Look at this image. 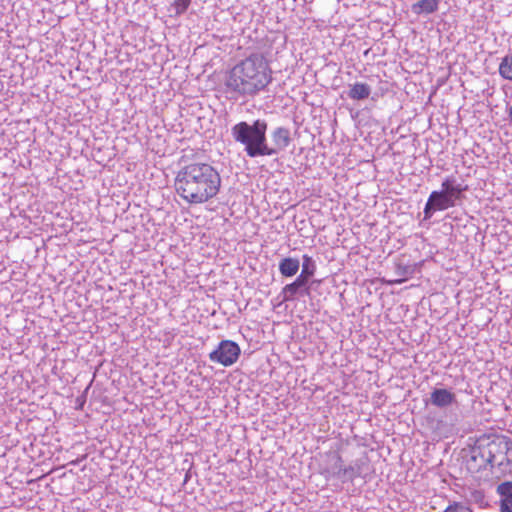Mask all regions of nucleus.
<instances>
[{
	"label": "nucleus",
	"instance_id": "8",
	"mask_svg": "<svg viewBox=\"0 0 512 512\" xmlns=\"http://www.w3.org/2000/svg\"><path fill=\"white\" fill-rule=\"evenodd\" d=\"M497 493L500 496V512H512V481L499 484Z\"/></svg>",
	"mask_w": 512,
	"mask_h": 512
},
{
	"label": "nucleus",
	"instance_id": "6",
	"mask_svg": "<svg viewBox=\"0 0 512 512\" xmlns=\"http://www.w3.org/2000/svg\"><path fill=\"white\" fill-rule=\"evenodd\" d=\"M241 353L239 345L232 340H222L216 349L209 354V359L213 363L228 367L237 362Z\"/></svg>",
	"mask_w": 512,
	"mask_h": 512
},
{
	"label": "nucleus",
	"instance_id": "2",
	"mask_svg": "<svg viewBox=\"0 0 512 512\" xmlns=\"http://www.w3.org/2000/svg\"><path fill=\"white\" fill-rule=\"evenodd\" d=\"M270 61L261 53H252L235 64L224 81L227 93L236 97H254L272 82Z\"/></svg>",
	"mask_w": 512,
	"mask_h": 512
},
{
	"label": "nucleus",
	"instance_id": "13",
	"mask_svg": "<svg viewBox=\"0 0 512 512\" xmlns=\"http://www.w3.org/2000/svg\"><path fill=\"white\" fill-rule=\"evenodd\" d=\"M499 74L504 79L512 81V52L502 58L499 64Z\"/></svg>",
	"mask_w": 512,
	"mask_h": 512
},
{
	"label": "nucleus",
	"instance_id": "3",
	"mask_svg": "<svg viewBox=\"0 0 512 512\" xmlns=\"http://www.w3.org/2000/svg\"><path fill=\"white\" fill-rule=\"evenodd\" d=\"M466 468L478 474L497 468L502 474L512 473V439L502 434H483L470 446Z\"/></svg>",
	"mask_w": 512,
	"mask_h": 512
},
{
	"label": "nucleus",
	"instance_id": "10",
	"mask_svg": "<svg viewBox=\"0 0 512 512\" xmlns=\"http://www.w3.org/2000/svg\"><path fill=\"white\" fill-rule=\"evenodd\" d=\"M299 260L297 258L286 257L279 263V271L285 277L294 276L299 270Z\"/></svg>",
	"mask_w": 512,
	"mask_h": 512
},
{
	"label": "nucleus",
	"instance_id": "5",
	"mask_svg": "<svg viewBox=\"0 0 512 512\" xmlns=\"http://www.w3.org/2000/svg\"><path fill=\"white\" fill-rule=\"evenodd\" d=\"M441 191H433L430 194L431 202H434V211H442L454 207L456 200L461 199L462 193L467 187L453 185L450 178H446L441 184Z\"/></svg>",
	"mask_w": 512,
	"mask_h": 512
},
{
	"label": "nucleus",
	"instance_id": "22",
	"mask_svg": "<svg viewBox=\"0 0 512 512\" xmlns=\"http://www.w3.org/2000/svg\"><path fill=\"white\" fill-rule=\"evenodd\" d=\"M304 259H305V261H306V262H309V261H310V257H308V256H306V255L304 256Z\"/></svg>",
	"mask_w": 512,
	"mask_h": 512
},
{
	"label": "nucleus",
	"instance_id": "11",
	"mask_svg": "<svg viewBox=\"0 0 512 512\" xmlns=\"http://www.w3.org/2000/svg\"><path fill=\"white\" fill-rule=\"evenodd\" d=\"M439 0H419L412 6V10L416 14H431L438 10Z\"/></svg>",
	"mask_w": 512,
	"mask_h": 512
},
{
	"label": "nucleus",
	"instance_id": "4",
	"mask_svg": "<svg viewBox=\"0 0 512 512\" xmlns=\"http://www.w3.org/2000/svg\"><path fill=\"white\" fill-rule=\"evenodd\" d=\"M267 123L256 120L252 125L240 122L233 126L232 135L235 141L245 145L249 157L270 156L272 150L266 144Z\"/></svg>",
	"mask_w": 512,
	"mask_h": 512
},
{
	"label": "nucleus",
	"instance_id": "1",
	"mask_svg": "<svg viewBox=\"0 0 512 512\" xmlns=\"http://www.w3.org/2000/svg\"><path fill=\"white\" fill-rule=\"evenodd\" d=\"M221 176L206 162H192L181 167L174 179L177 195L189 205H200L214 199L221 189Z\"/></svg>",
	"mask_w": 512,
	"mask_h": 512
},
{
	"label": "nucleus",
	"instance_id": "14",
	"mask_svg": "<svg viewBox=\"0 0 512 512\" xmlns=\"http://www.w3.org/2000/svg\"><path fill=\"white\" fill-rule=\"evenodd\" d=\"M443 512H473V509L459 501H453L443 510Z\"/></svg>",
	"mask_w": 512,
	"mask_h": 512
},
{
	"label": "nucleus",
	"instance_id": "12",
	"mask_svg": "<svg viewBox=\"0 0 512 512\" xmlns=\"http://www.w3.org/2000/svg\"><path fill=\"white\" fill-rule=\"evenodd\" d=\"M370 95V87L366 83L356 82L349 90V97L353 100H363Z\"/></svg>",
	"mask_w": 512,
	"mask_h": 512
},
{
	"label": "nucleus",
	"instance_id": "17",
	"mask_svg": "<svg viewBox=\"0 0 512 512\" xmlns=\"http://www.w3.org/2000/svg\"><path fill=\"white\" fill-rule=\"evenodd\" d=\"M308 278L309 277L305 276V265H303L301 274L295 279L294 283L299 287L305 286L308 282Z\"/></svg>",
	"mask_w": 512,
	"mask_h": 512
},
{
	"label": "nucleus",
	"instance_id": "20",
	"mask_svg": "<svg viewBox=\"0 0 512 512\" xmlns=\"http://www.w3.org/2000/svg\"><path fill=\"white\" fill-rule=\"evenodd\" d=\"M304 265H305V276H307V277L311 276L313 274V271H309L307 265L306 264H304Z\"/></svg>",
	"mask_w": 512,
	"mask_h": 512
},
{
	"label": "nucleus",
	"instance_id": "19",
	"mask_svg": "<svg viewBox=\"0 0 512 512\" xmlns=\"http://www.w3.org/2000/svg\"><path fill=\"white\" fill-rule=\"evenodd\" d=\"M430 210H434V202H431L429 197L424 208L425 214L427 215Z\"/></svg>",
	"mask_w": 512,
	"mask_h": 512
},
{
	"label": "nucleus",
	"instance_id": "7",
	"mask_svg": "<svg viewBox=\"0 0 512 512\" xmlns=\"http://www.w3.org/2000/svg\"><path fill=\"white\" fill-rule=\"evenodd\" d=\"M271 139L273 143L272 155L278 151L286 149L292 143V137L290 130L286 127H277L271 133Z\"/></svg>",
	"mask_w": 512,
	"mask_h": 512
},
{
	"label": "nucleus",
	"instance_id": "15",
	"mask_svg": "<svg viewBox=\"0 0 512 512\" xmlns=\"http://www.w3.org/2000/svg\"><path fill=\"white\" fill-rule=\"evenodd\" d=\"M300 287L294 282L287 284L283 288L284 301L292 300Z\"/></svg>",
	"mask_w": 512,
	"mask_h": 512
},
{
	"label": "nucleus",
	"instance_id": "21",
	"mask_svg": "<svg viewBox=\"0 0 512 512\" xmlns=\"http://www.w3.org/2000/svg\"><path fill=\"white\" fill-rule=\"evenodd\" d=\"M508 116H509L510 121L512 122V106L508 110Z\"/></svg>",
	"mask_w": 512,
	"mask_h": 512
},
{
	"label": "nucleus",
	"instance_id": "16",
	"mask_svg": "<svg viewBox=\"0 0 512 512\" xmlns=\"http://www.w3.org/2000/svg\"><path fill=\"white\" fill-rule=\"evenodd\" d=\"M191 4V0H175L173 7L177 15L183 14Z\"/></svg>",
	"mask_w": 512,
	"mask_h": 512
},
{
	"label": "nucleus",
	"instance_id": "18",
	"mask_svg": "<svg viewBox=\"0 0 512 512\" xmlns=\"http://www.w3.org/2000/svg\"><path fill=\"white\" fill-rule=\"evenodd\" d=\"M407 278H401V279H393V280H386L381 279V283L387 284V285H394V284H401L403 283Z\"/></svg>",
	"mask_w": 512,
	"mask_h": 512
},
{
	"label": "nucleus",
	"instance_id": "9",
	"mask_svg": "<svg viewBox=\"0 0 512 512\" xmlns=\"http://www.w3.org/2000/svg\"><path fill=\"white\" fill-rule=\"evenodd\" d=\"M455 396L447 389H435L431 393V401L438 407L448 406L453 403Z\"/></svg>",
	"mask_w": 512,
	"mask_h": 512
}]
</instances>
